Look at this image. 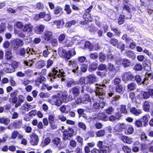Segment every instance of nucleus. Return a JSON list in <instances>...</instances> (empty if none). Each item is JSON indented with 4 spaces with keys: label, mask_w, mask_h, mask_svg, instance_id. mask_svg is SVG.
I'll return each mask as SVG.
<instances>
[{
    "label": "nucleus",
    "mask_w": 153,
    "mask_h": 153,
    "mask_svg": "<svg viewBox=\"0 0 153 153\" xmlns=\"http://www.w3.org/2000/svg\"><path fill=\"white\" fill-rule=\"evenodd\" d=\"M65 73L62 71L61 70L58 69L56 67L55 68H53L52 71L48 74L49 79L51 81H53L54 79L57 77L59 78L62 77H64Z\"/></svg>",
    "instance_id": "nucleus-1"
},
{
    "label": "nucleus",
    "mask_w": 153,
    "mask_h": 153,
    "mask_svg": "<svg viewBox=\"0 0 153 153\" xmlns=\"http://www.w3.org/2000/svg\"><path fill=\"white\" fill-rule=\"evenodd\" d=\"M58 53L61 57L65 58L67 59H70L72 57L75 55L76 54L74 48L68 51V52H67L64 49L60 48L59 49Z\"/></svg>",
    "instance_id": "nucleus-2"
},
{
    "label": "nucleus",
    "mask_w": 153,
    "mask_h": 153,
    "mask_svg": "<svg viewBox=\"0 0 153 153\" xmlns=\"http://www.w3.org/2000/svg\"><path fill=\"white\" fill-rule=\"evenodd\" d=\"M96 90L95 91L96 96L98 97L100 99H104L105 97V89L102 87L98 85V84L95 85Z\"/></svg>",
    "instance_id": "nucleus-3"
},
{
    "label": "nucleus",
    "mask_w": 153,
    "mask_h": 153,
    "mask_svg": "<svg viewBox=\"0 0 153 153\" xmlns=\"http://www.w3.org/2000/svg\"><path fill=\"white\" fill-rule=\"evenodd\" d=\"M15 70L13 67L10 64H4L3 65H0V71L3 73H12Z\"/></svg>",
    "instance_id": "nucleus-4"
},
{
    "label": "nucleus",
    "mask_w": 153,
    "mask_h": 153,
    "mask_svg": "<svg viewBox=\"0 0 153 153\" xmlns=\"http://www.w3.org/2000/svg\"><path fill=\"white\" fill-rule=\"evenodd\" d=\"M97 80V79L95 75H90L85 77V85H90L96 82Z\"/></svg>",
    "instance_id": "nucleus-5"
},
{
    "label": "nucleus",
    "mask_w": 153,
    "mask_h": 153,
    "mask_svg": "<svg viewBox=\"0 0 153 153\" xmlns=\"http://www.w3.org/2000/svg\"><path fill=\"white\" fill-rule=\"evenodd\" d=\"M114 146V145L112 144V146H105L104 148H102V149L99 151V150L97 149H94L92 150V152L93 153H106L107 151L108 150L110 151L113 148Z\"/></svg>",
    "instance_id": "nucleus-6"
},
{
    "label": "nucleus",
    "mask_w": 153,
    "mask_h": 153,
    "mask_svg": "<svg viewBox=\"0 0 153 153\" xmlns=\"http://www.w3.org/2000/svg\"><path fill=\"white\" fill-rule=\"evenodd\" d=\"M61 99L62 100L63 102H67L71 101L73 98L71 94H70L68 95L66 91H64L61 96Z\"/></svg>",
    "instance_id": "nucleus-7"
},
{
    "label": "nucleus",
    "mask_w": 153,
    "mask_h": 153,
    "mask_svg": "<svg viewBox=\"0 0 153 153\" xmlns=\"http://www.w3.org/2000/svg\"><path fill=\"white\" fill-rule=\"evenodd\" d=\"M134 76L130 72L125 73L122 76V80L124 81L131 80L134 79Z\"/></svg>",
    "instance_id": "nucleus-8"
},
{
    "label": "nucleus",
    "mask_w": 153,
    "mask_h": 153,
    "mask_svg": "<svg viewBox=\"0 0 153 153\" xmlns=\"http://www.w3.org/2000/svg\"><path fill=\"white\" fill-rule=\"evenodd\" d=\"M34 52L30 48H28L26 50L24 48H21L19 52V53L21 56L25 55V56L28 57L31 54H33Z\"/></svg>",
    "instance_id": "nucleus-9"
},
{
    "label": "nucleus",
    "mask_w": 153,
    "mask_h": 153,
    "mask_svg": "<svg viewBox=\"0 0 153 153\" xmlns=\"http://www.w3.org/2000/svg\"><path fill=\"white\" fill-rule=\"evenodd\" d=\"M77 62L76 61L71 60L69 61L68 65L69 66L75 68L72 70L73 72L74 73H77L79 72V68L78 66H77Z\"/></svg>",
    "instance_id": "nucleus-10"
},
{
    "label": "nucleus",
    "mask_w": 153,
    "mask_h": 153,
    "mask_svg": "<svg viewBox=\"0 0 153 153\" xmlns=\"http://www.w3.org/2000/svg\"><path fill=\"white\" fill-rule=\"evenodd\" d=\"M30 143L33 145H37L39 141V138L36 134H31L30 136Z\"/></svg>",
    "instance_id": "nucleus-11"
},
{
    "label": "nucleus",
    "mask_w": 153,
    "mask_h": 153,
    "mask_svg": "<svg viewBox=\"0 0 153 153\" xmlns=\"http://www.w3.org/2000/svg\"><path fill=\"white\" fill-rule=\"evenodd\" d=\"M43 38L45 41L50 40L53 38L52 33L50 31H45L44 33Z\"/></svg>",
    "instance_id": "nucleus-12"
},
{
    "label": "nucleus",
    "mask_w": 153,
    "mask_h": 153,
    "mask_svg": "<svg viewBox=\"0 0 153 153\" xmlns=\"http://www.w3.org/2000/svg\"><path fill=\"white\" fill-rule=\"evenodd\" d=\"M72 92L74 97H76L79 94L80 90L78 87L75 86L72 89L69 90V92L71 93Z\"/></svg>",
    "instance_id": "nucleus-13"
},
{
    "label": "nucleus",
    "mask_w": 153,
    "mask_h": 153,
    "mask_svg": "<svg viewBox=\"0 0 153 153\" xmlns=\"http://www.w3.org/2000/svg\"><path fill=\"white\" fill-rule=\"evenodd\" d=\"M33 30V26L30 24H25L23 27L22 30L24 32L30 33L32 32Z\"/></svg>",
    "instance_id": "nucleus-14"
},
{
    "label": "nucleus",
    "mask_w": 153,
    "mask_h": 153,
    "mask_svg": "<svg viewBox=\"0 0 153 153\" xmlns=\"http://www.w3.org/2000/svg\"><path fill=\"white\" fill-rule=\"evenodd\" d=\"M15 49H17L19 46H21L23 45V41L19 39H18L14 40L13 41Z\"/></svg>",
    "instance_id": "nucleus-15"
},
{
    "label": "nucleus",
    "mask_w": 153,
    "mask_h": 153,
    "mask_svg": "<svg viewBox=\"0 0 153 153\" xmlns=\"http://www.w3.org/2000/svg\"><path fill=\"white\" fill-rule=\"evenodd\" d=\"M126 127V125L123 123H121L116 125L114 127V129L117 132H120L122 131V129H124Z\"/></svg>",
    "instance_id": "nucleus-16"
},
{
    "label": "nucleus",
    "mask_w": 153,
    "mask_h": 153,
    "mask_svg": "<svg viewBox=\"0 0 153 153\" xmlns=\"http://www.w3.org/2000/svg\"><path fill=\"white\" fill-rule=\"evenodd\" d=\"M147 76H146V77L144 78V81L141 82V79L139 75H136L135 77V79L136 82L138 84L141 85L142 84H146L147 85L146 82V81L147 80Z\"/></svg>",
    "instance_id": "nucleus-17"
},
{
    "label": "nucleus",
    "mask_w": 153,
    "mask_h": 153,
    "mask_svg": "<svg viewBox=\"0 0 153 153\" xmlns=\"http://www.w3.org/2000/svg\"><path fill=\"white\" fill-rule=\"evenodd\" d=\"M130 112L135 116H138L142 113V111L141 109L133 107L131 109Z\"/></svg>",
    "instance_id": "nucleus-18"
},
{
    "label": "nucleus",
    "mask_w": 153,
    "mask_h": 153,
    "mask_svg": "<svg viewBox=\"0 0 153 153\" xmlns=\"http://www.w3.org/2000/svg\"><path fill=\"white\" fill-rule=\"evenodd\" d=\"M150 102L146 101L143 104V109L144 111L149 112L150 111Z\"/></svg>",
    "instance_id": "nucleus-19"
},
{
    "label": "nucleus",
    "mask_w": 153,
    "mask_h": 153,
    "mask_svg": "<svg viewBox=\"0 0 153 153\" xmlns=\"http://www.w3.org/2000/svg\"><path fill=\"white\" fill-rule=\"evenodd\" d=\"M120 62L124 67H127L129 66L131 64V62L129 60L123 58L120 60Z\"/></svg>",
    "instance_id": "nucleus-20"
},
{
    "label": "nucleus",
    "mask_w": 153,
    "mask_h": 153,
    "mask_svg": "<svg viewBox=\"0 0 153 153\" xmlns=\"http://www.w3.org/2000/svg\"><path fill=\"white\" fill-rule=\"evenodd\" d=\"M98 117L99 119L104 121H107L108 119V118L107 115L104 113H100L98 114Z\"/></svg>",
    "instance_id": "nucleus-21"
},
{
    "label": "nucleus",
    "mask_w": 153,
    "mask_h": 153,
    "mask_svg": "<svg viewBox=\"0 0 153 153\" xmlns=\"http://www.w3.org/2000/svg\"><path fill=\"white\" fill-rule=\"evenodd\" d=\"M24 102V98L22 96H20L18 97V99L17 100V102L16 104L15 105V107L16 108H18V107L20 106L21 104Z\"/></svg>",
    "instance_id": "nucleus-22"
},
{
    "label": "nucleus",
    "mask_w": 153,
    "mask_h": 153,
    "mask_svg": "<svg viewBox=\"0 0 153 153\" xmlns=\"http://www.w3.org/2000/svg\"><path fill=\"white\" fill-rule=\"evenodd\" d=\"M22 125V120H16L13 123V125L16 128H20Z\"/></svg>",
    "instance_id": "nucleus-23"
},
{
    "label": "nucleus",
    "mask_w": 153,
    "mask_h": 153,
    "mask_svg": "<svg viewBox=\"0 0 153 153\" xmlns=\"http://www.w3.org/2000/svg\"><path fill=\"white\" fill-rule=\"evenodd\" d=\"M44 29V26L42 25L37 26L36 27V33L37 34H40L43 32Z\"/></svg>",
    "instance_id": "nucleus-24"
},
{
    "label": "nucleus",
    "mask_w": 153,
    "mask_h": 153,
    "mask_svg": "<svg viewBox=\"0 0 153 153\" xmlns=\"http://www.w3.org/2000/svg\"><path fill=\"white\" fill-rule=\"evenodd\" d=\"M126 52L127 56L129 58H131L132 59H135L136 56L134 52L131 51L129 50L128 51Z\"/></svg>",
    "instance_id": "nucleus-25"
},
{
    "label": "nucleus",
    "mask_w": 153,
    "mask_h": 153,
    "mask_svg": "<svg viewBox=\"0 0 153 153\" xmlns=\"http://www.w3.org/2000/svg\"><path fill=\"white\" fill-rule=\"evenodd\" d=\"M136 84L133 82H131L128 84L127 87L128 90L130 91H133L136 88Z\"/></svg>",
    "instance_id": "nucleus-26"
},
{
    "label": "nucleus",
    "mask_w": 153,
    "mask_h": 153,
    "mask_svg": "<svg viewBox=\"0 0 153 153\" xmlns=\"http://www.w3.org/2000/svg\"><path fill=\"white\" fill-rule=\"evenodd\" d=\"M83 17L86 20L90 22L93 21V19L89 13H85L83 16Z\"/></svg>",
    "instance_id": "nucleus-27"
},
{
    "label": "nucleus",
    "mask_w": 153,
    "mask_h": 153,
    "mask_svg": "<svg viewBox=\"0 0 153 153\" xmlns=\"http://www.w3.org/2000/svg\"><path fill=\"white\" fill-rule=\"evenodd\" d=\"M122 39L126 41L127 43H129L133 40L131 38L129 37L126 34H124L122 37Z\"/></svg>",
    "instance_id": "nucleus-28"
},
{
    "label": "nucleus",
    "mask_w": 153,
    "mask_h": 153,
    "mask_svg": "<svg viewBox=\"0 0 153 153\" xmlns=\"http://www.w3.org/2000/svg\"><path fill=\"white\" fill-rule=\"evenodd\" d=\"M23 107H24L25 111L27 110V111H28L29 109H30L35 108V105H31L29 104L26 103L24 104Z\"/></svg>",
    "instance_id": "nucleus-29"
},
{
    "label": "nucleus",
    "mask_w": 153,
    "mask_h": 153,
    "mask_svg": "<svg viewBox=\"0 0 153 153\" xmlns=\"http://www.w3.org/2000/svg\"><path fill=\"white\" fill-rule=\"evenodd\" d=\"M77 82L76 81H74L73 80H71L68 81L67 83V85L68 87H71L72 86L77 85Z\"/></svg>",
    "instance_id": "nucleus-30"
},
{
    "label": "nucleus",
    "mask_w": 153,
    "mask_h": 153,
    "mask_svg": "<svg viewBox=\"0 0 153 153\" xmlns=\"http://www.w3.org/2000/svg\"><path fill=\"white\" fill-rule=\"evenodd\" d=\"M45 13V12H42L40 13L39 14L36 15L35 19L36 20H38L41 18H44Z\"/></svg>",
    "instance_id": "nucleus-31"
},
{
    "label": "nucleus",
    "mask_w": 153,
    "mask_h": 153,
    "mask_svg": "<svg viewBox=\"0 0 153 153\" xmlns=\"http://www.w3.org/2000/svg\"><path fill=\"white\" fill-rule=\"evenodd\" d=\"M150 117V116L149 114H146L142 117L141 119L143 122L146 123L148 122Z\"/></svg>",
    "instance_id": "nucleus-32"
},
{
    "label": "nucleus",
    "mask_w": 153,
    "mask_h": 153,
    "mask_svg": "<svg viewBox=\"0 0 153 153\" xmlns=\"http://www.w3.org/2000/svg\"><path fill=\"white\" fill-rule=\"evenodd\" d=\"M117 46V47L121 50L122 52L125 50V44L121 42L118 43Z\"/></svg>",
    "instance_id": "nucleus-33"
},
{
    "label": "nucleus",
    "mask_w": 153,
    "mask_h": 153,
    "mask_svg": "<svg viewBox=\"0 0 153 153\" xmlns=\"http://www.w3.org/2000/svg\"><path fill=\"white\" fill-rule=\"evenodd\" d=\"M122 139L124 143L128 144H130L132 141L131 139L126 136H123Z\"/></svg>",
    "instance_id": "nucleus-34"
},
{
    "label": "nucleus",
    "mask_w": 153,
    "mask_h": 153,
    "mask_svg": "<svg viewBox=\"0 0 153 153\" xmlns=\"http://www.w3.org/2000/svg\"><path fill=\"white\" fill-rule=\"evenodd\" d=\"M64 10L66 12V13L68 14H70L72 11L70 6L68 4L65 5Z\"/></svg>",
    "instance_id": "nucleus-35"
},
{
    "label": "nucleus",
    "mask_w": 153,
    "mask_h": 153,
    "mask_svg": "<svg viewBox=\"0 0 153 153\" xmlns=\"http://www.w3.org/2000/svg\"><path fill=\"white\" fill-rule=\"evenodd\" d=\"M62 11V8L58 6H57L56 7L53 12L55 14L57 15L60 13Z\"/></svg>",
    "instance_id": "nucleus-36"
},
{
    "label": "nucleus",
    "mask_w": 153,
    "mask_h": 153,
    "mask_svg": "<svg viewBox=\"0 0 153 153\" xmlns=\"http://www.w3.org/2000/svg\"><path fill=\"white\" fill-rule=\"evenodd\" d=\"M110 44L114 46H117L118 43V41L117 39L112 38L110 42Z\"/></svg>",
    "instance_id": "nucleus-37"
},
{
    "label": "nucleus",
    "mask_w": 153,
    "mask_h": 153,
    "mask_svg": "<svg viewBox=\"0 0 153 153\" xmlns=\"http://www.w3.org/2000/svg\"><path fill=\"white\" fill-rule=\"evenodd\" d=\"M77 23V22L75 20H72L66 23V26L67 27H70L72 25H75Z\"/></svg>",
    "instance_id": "nucleus-38"
},
{
    "label": "nucleus",
    "mask_w": 153,
    "mask_h": 153,
    "mask_svg": "<svg viewBox=\"0 0 153 153\" xmlns=\"http://www.w3.org/2000/svg\"><path fill=\"white\" fill-rule=\"evenodd\" d=\"M5 56L7 60L11 59L12 57V54L10 51H6L5 53Z\"/></svg>",
    "instance_id": "nucleus-39"
},
{
    "label": "nucleus",
    "mask_w": 153,
    "mask_h": 153,
    "mask_svg": "<svg viewBox=\"0 0 153 153\" xmlns=\"http://www.w3.org/2000/svg\"><path fill=\"white\" fill-rule=\"evenodd\" d=\"M10 121L9 119L2 117L1 118L0 123H4L5 125H7L9 123Z\"/></svg>",
    "instance_id": "nucleus-40"
},
{
    "label": "nucleus",
    "mask_w": 153,
    "mask_h": 153,
    "mask_svg": "<svg viewBox=\"0 0 153 153\" xmlns=\"http://www.w3.org/2000/svg\"><path fill=\"white\" fill-rule=\"evenodd\" d=\"M115 91L117 93H121L123 91V87L122 85H117L115 88Z\"/></svg>",
    "instance_id": "nucleus-41"
},
{
    "label": "nucleus",
    "mask_w": 153,
    "mask_h": 153,
    "mask_svg": "<svg viewBox=\"0 0 153 153\" xmlns=\"http://www.w3.org/2000/svg\"><path fill=\"white\" fill-rule=\"evenodd\" d=\"M77 112L79 114V117H84V110L83 109L80 108L78 109L77 110Z\"/></svg>",
    "instance_id": "nucleus-42"
},
{
    "label": "nucleus",
    "mask_w": 153,
    "mask_h": 153,
    "mask_svg": "<svg viewBox=\"0 0 153 153\" xmlns=\"http://www.w3.org/2000/svg\"><path fill=\"white\" fill-rule=\"evenodd\" d=\"M125 16L123 15H121L118 19V23L120 25L122 24L124 21Z\"/></svg>",
    "instance_id": "nucleus-43"
},
{
    "label": "nucleus",
    "mask_w": 153,
    "mask_h": 153,
    "mask_svg": "<svg viewBox=\"0 0 153 153\" xmlns=\"http://www.w3.org/2000/svg\"><path fill=\"white\" fill-rule=\"evenodd\" d=\"M55 101V104L57 106H60L62 104V100H61L60 99V98L56 97Z\"/></svg>",
    "instance_id": "nucleus-44"
},
{
    "label": "nucleus",
    "mask_w": 153,
    "mask_h": 153,
    "mask_svg": "<svg viewBox=\"0 0 153 153\" xmlns=\"http://www.w3.org/2000/svg\"><path fill=\"white\" fill-rule=\"evenodd\" d=\"M37 67L39 68H41L45 65L44 62L42 60H41L38 61L37 63Z\"/></svg>",
    "instance_id": "nucleus-45"
},
{
    "label": "nucleus",
    "mask_w": 153,
    "mask_h": 153,
    "mask_svg": "<svg viewBox=\"0 0 153 153\" xmlns=\"http://www.w3.org/2000/svg\"><path fill=\"white\" fill-rule=\"evenodd\" d=\"M109 82V80H103L102 82V84H100L99 85L102 87L104 88H106L107 86L105 84H108Z\"/></svg>",
    "instance_id": "nucleus-46"
},
{
    "label": "nucleus",
    "mask_w": 153,
    "mask_h": 153,
    "mask_svg": "<svg viewBox=\"0 0 153 153\" xmlns=\"http://www.w3.org/2000/svg\"><path fill=\"white\" fill-rule=\"evenodd\" d=\"M73 136V134H63V139L64 140H70Z\"/></svg>",
    "instance_id": "nucleus-47"
},
{
    "label": "nucleus",
    "mask_w": 153,
    "mask_h": 153,
    "mask_svg": "<svg viewBox=\"0 0 153 153\" xmlns=\"http://www.w3.org/2000/svg\"><path fill=\"white\" fill-rule=\"evenodd\" d=\"M77 82V85L82 84L83 83L85 85V77H81L78 81H76Z\"/></svg>",
    "instance_id": "nucleus-48"
},
{
    "label": "nucleus",
    "mask_w": 153,
    "mask_h": 153,
    "mask_svg": "<svg viewBox=\"0 0 153 153\" xmlns=\"http://www.w3.org/2000/svg\"><path fill=\"white\" fill-rule=\"evenodd\" d=\"M120 112L121 113L126 114L127 111L126 109V106L124 105H121L120 108Z\"/></svg>",
    "instance_id": "nucleus-49"
},
{
    "label": "nucleus",
    "mask_w": 153,
    "mask_h": 153,
    "mask_svg": "<svg viewBox=\"0 0 153 153\" xmlns=\"http://www.w3.org/2000/svg\"><path fill=\"white\" fill-rule=\"evenodd\" d=\"M100 99L99 103L100 107V108H103L105 105V102L104 101V99Z\"/></svg>",
    "instance_id": "nucleus-50"
},
{
    "label": "nucleus",
    "mask_w": 153,
    "mask_h": 153,
    "mask_svg": "<svg viewBox=\"0 0 153 153\" xmlns=\"http://www.w3.org/2000/svg\"><path fill=\"white\" fill-rule=\"evenodd\" d=\"M14 26H16L18 28L21 29L23 27V25L22 22H17L15 23Z\"/></svg>",
    "instance_id": "nucleus-51"
},
{
    "label": "nucleus",
    "mask_w": 153,
    "mask_h": 153,
    "mask_svg": "<svg viewBox=\"0 0 153 153\" xmlns=\"http://www.w3.org/2000/svg\"><path fill=\"white\" fill-rule=\"evenodd\" d=\"M79 62L80 63H84L85 62L86 60V59L85 57L84 56H82L79 57L78 58Z\"/></svg>",
    "instance_id": "nucleus-52"
},
{
    "label": "nucleus",
    "mask_w": 153,
    "mask_h": 153,
    "mask_svg": "<svg viewBox=\"0 0 153 153\" xmlns=\"http://www.w3.org/2000/svg\"><path fill=\"white\" fill-rule=\"evenodd\" d=\"M135 125L137 127H140L142 126L141 120H136L135 123Z\"/></svg>",
    "instance_id": "nucleus-53"
},
{
    "label": "nucleus",
    "mask_w": 153,
    "mask_h": 153,
    "mask_svg": "<svg viewBox=\"0 0 153 153\" xmlns=\"http://www.w3.org/2000/svg\"><path fill=\"white\" fill-rule=\"evenodd\" d=\"M65 35L64 34H62L60 35L58 38V40L59 43H62L63 41L65 39Z\"/></svg>",
    "instance_id": "nucleus-54"
},
{
    "label": "nucleus",
    "mask_w": 153,
    "mask_h": 153,
    "mask_svg": "<svg viewBox=\"0 0 153 153\" xmlns=\"http://www.w3.org/2000/svg\"><path fill=\"white\" fill-rule=\"evenodd\" d=\"M106 57L103 53H101L100 55L99 60L101 62H104L105 59Z\"/></svg>",
    "instance_id": "nucleus-55"
},
{
    "label": "nucleus",
    "mask_w": 153,
    "mask_h": 153,
    "mask_svg": "<svg viewBox=\"0 0 153 153\" xmlns=\"http://www.w3.org/2000/svg\"><path fill=\"white\" fill-rule=\"evenodd\" d=\"M30 82V81L27 79L25 78L21 81V84L25 86L28 85Z\"/></svg>",
    "instance_id": "nucleus-56"
},
{
    "label": "nucleus",
    "mask_w": 153,
    "mask_h": 153,
    "mask_svg": "<svg viewBox=\"0 0 153 153\" xmlns=\"http://www.w3.org/2000/svg\"><path fill=\"white\" fill-rule=\"evenodd\" d=\"M107 68L106 65L104 64H101L98 67V69L100 70L103 71L105 70Z\"/></svg>",
    "instance_id": "nucleus-57"
},
{
    "label": "nucleus",
    "mask_w": 153,
    "mask_h": 153,
    "mask_svg": "<svg viewBox=\"0 0 153 153\" xmlns=\"http://www.w3.org/2000/svg\"><path fill=\"white\" fill-rule=\"evenodd\" d=\"M24 62L26 65L29 67H31L33 65L34 61L32 60H29L28 61H25Z\"/></svg>",
    "instance_id": "nucleus-58"
},
{
    "label": "nucleus",
    "mask_w": 153,
    "mask_h": 153,
    "mask_svg": "<svg viewBox=\"0 0 153 153\" xmlns=\"http://www.w3.org/2000/svg\"><path fill=\"white\" fill-rule=\"evenodd\" d=\"M43 5L41 3H39L37 4L36 5L34 6L33 7V9H41L43 7Z\"/></svg>",
    "instance_id": "nucleus-59"
},
{
    "label": "nucleus",
    "mask_w": 153,
    "mask_h": 153,
    "mask_svg": "<svg viewBox=\"0 0 153 153\" xmlns=\"http://www.w3.org/2000/svg\"><path fill=\"white\" fill-rule=\"evenodd\" d=\"M121 79L118 78H116L114 79L113 81L114 85H119L121 82Z\"/></svg>",
    "instance_id": "nucleus-60"
},
{
    "label": "nucleus",
    "mask_w": 153,
    "mask_h": 153,
    "mask_svg": "<svg viewBox=\"0 0 153 153\" xmlns=\"http://www.w3.org/2000/svg\"><path fill=\"white\" fill-rule=\"evenodd\" d=\"M123 150L126 153H129L131 152V149L128 146H125L123 147Z\"/></svg>",
    "instance_id": "nucleus-61"
},
{
    "label": "nucleus",
    "mask_w": 153,
    "mask_h": 153,
    "mask_svg": "<svg viewBox=\"0 0 153 153\" xmlns=\"http://www.w3.org/2000/svg\"><path fill=\"white\" fill-rule=\"evenodd\" d=\"M134 69L137 71H140L143 68L142 65L139 64H137L135 66Z\"/></svg>",
    "instance_id": "nucleus-62"
},
{
    "label": "nucleus",
    "mask_w": 153,
    "mask_h": 153,
    "mask_svg": "<svg viewBox=\"0 0 153 153\" xmlns=\"http://www.w3.org/2000/svg\"><path fill=\"white\" fill-rule=\"evenodd\" d=\"M65 132L68 133V134H72L74 133V130L71 128H68L64 130V133Z\"/></svg>",
    "instance_id": "nucleus-63"
},
{
    "label": "nucleus",
    "mask_w": 153,
    "mask_h": 153,
    "mask_svg": "<svg viewBox=\"0 0 153 153\" xmlns=\"http://www.w3.org/2000/svg\"><path fill=\"white\" fill-rule=\"evenodd\" d=\"M113 109L111 107H109L106 109V112L108 114H111L113 112Z\"/></svg>",
    "instance_id": "nucleus-64"
}]
</instances>
